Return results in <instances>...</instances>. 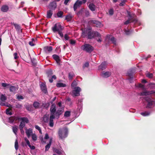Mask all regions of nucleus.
<instances>
[{"label": "nucleus", "mask_w": 155, "mask_h": 155, "mask_svg": "<svg viewBox=\"0 0 155 155\" xmlns=\"http://www.w3.org/2000/svg\"><path fill=\"white\" fill-rule=\"evenodd\" d=\"M14 120V117H10L9 118V122L10 123H12L13 122Z\"/></svg>", "instance_id": "nucleus-42"}, {"label": "nucleus", "mask_w": 155, "mask_h": 155, "mask_svg": "<svg viewBox=\"0 0 155 155\" xmlns=\"http://www.w3.org/2000/svg\"><path fill=\"white\" fill-rule=\"evenodd\" d=\"M24 139H25V141L26 142V143L27 144V145H29V144H30V142H29V140L27 138L25 137V138Z\"/></svg>", "instance_id": "nucleus-52"}, {"label": "nucleus", "mask_w": 155, "mask_h": 155, "mask_svg": "<svg viewBox=\"0 0 155 155\" xmlns=\"http://www.w3.org/2000/svg\"><path fill=\"white\" fill-rule=\"evenodd\" d=\"M56 7V3L54 2H53L50 3L48 6V8L51 9L50 10H54Z\"/></svg>", "instance_id": "nucleus-9"}, {"label": "nucleus", "mask_w": 155, "mask_h": 155, "mask_svg": "<svg viewBox=\"0 0 155 155\" xmlns=\"http://www.w3.org/2000/svg\"><path fill=\"white\" fill-rule=\"evenodd\" d=\"M20 119L22 120V122L24 123H28V120L27 118L26 117H22Z\"/></svg>", "instance_id": "nucleus-28"}, {"label": "nucleus", "mask_w": 155, "mask_h": 155, "mask_svg": "<svg viewBox=\"0 0 155 155\" xmlns=\"http://www.w3.org/2000/svg\"><path fill=\"white\" fill-rule=\"evenodd\" d=\"M62 31H59L58 32V34L60 36L62 37L63 36V34L62 32H61Z\"/></svg>", "instance_id": "nucleus-57"}, {"label": "nucleus", "mask_w": 155, "mask_h": 155, "mask_svg": "<svg viewBox=\"0 0 155 155\" xmlns=\"http://www.w3.org/2000/svg\"><path fill=\"white\" fill-rule=\"evenodd\" d=\"M56 86L58 87H64L66 86V85L63 83H58L56 84Z\"/></svg>", "instance_id": "nucleus-30"}, {"label": "nucleus", "mask_w": 155, "mask_h": 155, "mask_svg": "<svg viewBox=\"0 0 155 155\" xmlns=\"http://www.w3.org/2000/svg\"><path fill=\"white\" fill-rule=\"evenodd\" d=\"M15 148L16 150H18V141L17 140H16L15 142Z\"/></svg>", "instance_id": "nucleus-40"}, {"label": "nucleus", "mask_w": 155, "mask_h": 155, "mask_svg": "<svg viewBox=\"0 0 155 155\" xmlns=\"http://www.w3.org/2000/svg\"><path fill=\"white\" fill-rule=\"evenodd\" d=\"M68 130L67 128L60 129L59 130L58 135L60 138L62 139L67 136Z\"/></svg>", "instance_id": "nucleus-3"}, {"label": "nucleus", "mask_w": 155, "mask_h": 155, "mask_svg": "<svg viewBox=\"0 0 155 155\" xmlns=\"http://www.w3.org/2000/svg\"><path fill=\"white\" fill-rule=\"evenodd\" d=\"M2 86L3 87H7L9 86L10 85L6 83H3L2 84Z\"/></svg>", "instance_id": "nucleus-46"}, {"label": "nucleus", "mask_w": 155, "mask_h": 155, "mask_svg": "<svg viewBox=\"0 0 155 155\" xmlns=\"http://www.w3.org/2000/svg\"><path fill=\"white\" fill-rule=\"evenodd\" d=\"M20 130L21 133L22 134H24V131L23 130V128H20Z\"/></svg>", "instance_id": "nucleus-64"}, {"label": "nucleus", "mask_w": 155, "mask_h": 155, "mask_svg": "<svg viewBox=\"0 0 155 155\" xmlns=\"http://www.w3.org/2000/svg\"><path fill=\"white\" fill-rule=\"evenodd\" d=\"M33 140L36 141L37 140V136L35 134H32L31 135Z\"/></svg>", "instance_id": "nucleus-33"}, {"label": "nucleus", "mask_w": 155, "mask_h": 155, "mask_svg": "<svg viewBox=\"0 0 155 155\" xmlns=\"http://www.w3.org/2000/svg\"><path fill=\"white\" fill-rule=\"evenodd\" d=\"M71 112L69 111H66L64 114V116L66 117H68L70 115Z\"/></svg>", "instance_id": "nucleus-32"}, {"label": "nucleus", "mask_w": 155, "mask_h": 155, "mask_svg": "<svg viewBox=\"0 0 155 155\" xmlns=\"http://www.w3.org/2000/svg\"><path fill=\"white\" fill-rule=\"evenodd\" d=\"M49 138V136L47 134H45V139H47Z\"/></svg>", "instance_id": "nucleus-63"}, {"label": "nucleus", "mask_w": 155, "mask_h": 155, "mask_svg": "<svg viewBox=\"0 0 155 155\" xmlns=\"http://www.w3.org/2000/svg\"><path fill=\"white\" fill-rule=\"evenodd\" d=\"M72 18V16L71 14H69L67 15L66 17V20L68 21H70Z\"/></svg>", "instance_id": "nucleus-26"}, {"label": "nucleus", "mask_w": 155, "mask_h": 155, "mask_svg": "<svg viewBox=\"0 0 155 155\" xmlns=\"http://www.w3.org/2000/svg\"><path fill=\"white\" fill-rule=\"evenodd\" d=\"M82 2L77 1L74 4V11H75L77 8L79 7L81 5Z\"/></svg>", "instance_id": "nucleus-15"}, {"label": "nucleus", "mask_w": 155, "mask_h": 155, "mask_svg": "<svg viewBox=\"0 0 155 155\" xmlns=\"http://www.w3.org/2000/svg\"><path fill=\"white\" fill-rule=\"evenodd\" d=\"M12 107H13L12 108ZM11 108H12V107H9V108L6 109V113L7 114L9 115H11L12 114V113L10 111V110H11Z\"/></svg>", "instance_id": "nucleus-25"}, {"label": "nucleus", "mask_w": 155, "mask_h": 155, "mask_svg": "<svg viewBox=\"0 0 155 155\" xmlns=\"http://www.w3.org/2000/svg\"><path fill=\"white\" fill-rule=\"evenodd\" d=\"M77 85V84L76 82L75 81H74L71 84V86L73 87H74L75 86H76Z\"/></svg>", "instance_id": "nucleus-51"}, {"label": "nucleus", "mask_w": 155, "mask_h": 155, "mask_svg": "<svg viewBox=\"0 0 155 155\" xmlns=\"http://www.w3.org/2000/svg\"><path fill=\"white\" fill-rule=\"evenodd\" d=\"M35 127L37 130L39 131V132L40 134H42V132L41 129V128L39 127L38 125H36L35 126Z\"/></svg>", "instance_id": "nucleus-39"}, {"label": "nucleus", "mask_w": 155, "mask_h": 155, "mask_svg": "<svg viewBox=\"0 0 155 155\" xmlns=\"http://www.w3.org/2000/svg\"><path fill=\"white\" fill-rule=\"evenodd\" d=\"M153 93L152 91H144L140 93V95H148L151 94H152Z\"/></svg>", "instance_id": "nucleus-18"}, {"label": "nucleus", "mask_w": 155, "mask_h": 155, "mask_svg": "<svg viewBox=\"0 0 155 155\" xmlns=\"http://www.w3.org/2000/svg\"><path fill=\"white\" fill-rule=\"evenodd\" d=\"M89 66V63L88 62L85 63L83 65V68H87Z\"/></svg>", "instance_id": "nucleus-43"}, {"label": "nucleus", "mask_w": 155, "mask_h": 155, "mask_svg": "<svg viewBox=\"0 0 155 155\" xmlns=\"http://www.w3.org/2000/svg\"><path fill=\"white\" fill-rule=\"evenodd\" d=\"M93 22L95 24L96 26L97 27H101L103 26V25L99 21H93Z\"/></svg>", "instance_id": "nucleus-20"}, {"label": "nucleus", "mask_w": 155, "mask_h": 155, "mask_svg": "<svg viewBox=\"0 0 155 155\" xmlns=\"http://www.w3.org/2000/svg\"><path fill=\"white\" fill-rule=\"evenodd\" d=\"M50 110L51 112V114H53V115H54V114L56 110L55 104H54L51 105Z\"/></svg>", "instance_id": "nucleus-11"}, {"label": "nucleus", "mask_w": 155, "mask_h": 155, "mask_svg": "<svg viewBox=\"0 0 155 155\" xmlns=\"http://www.w3.org/2000/svg\"><path fill=\"white\" fill-rule=\"evenodd\" d=\"M55 118V116L53 114H51V115L49 118V126L51 127H53L54 126V123L53 122V120Z\"/></svg>", "instance_id": "nucleus-8"}, {"label": "nucleus", "mask_w": 155, "mask_h": 155, "mask_svg": "<svg viewBox=\"0 0 155 155\" xmlns=\"http://www.w3.org/2000/svg\"><path fill=\"white\" fill-rule=\"evenodd\" d=\"M146 100L148 102L147 107V108H151L154 106L155 101L153 99H151L150 97H147Z\"/></svg>", "instance_id": "nucleus-5"}, {"label": "nucleus", "mask_w": 155, "mask_h": 155, "mask_svg": "<svg viewBox=\"0 0 155 155\" xmlns=\"http://www.w3.org/2000/svg\"><path fill=\"white\" fill-rule=\"evenodd\" d=\"M94 37H97L99 38L101 37V35L98 32H94Z\"/></svg>", "instance_id": "nucleus-36"}, {"label": "nucleus", "mask_w": 155, "mask_h": 155, "mask_svg": "<svg viewBox=\"0 0 155 155\" xmlns=\"http://www.w3.org/2000/svg\"><path fill=\"white\" fill-rule=\"evenodd\" d=\"M74 76V74L73 73H70L68 75V78L69 79L71 80L72 79L73 77Z\"/></svg>", "instance_id": "nucleus-37"}, {"label": "nucleus", "mask_w": 155, "mask_h": 155, "mask_svg": "<svg viewBox=\"0 0 155 155\" xmlns=\"http://www.w3.org/2000/svg\"><path fill=\"white\" fill-rule=\"evenodd\" d=\"M40 104L37 102H35L33 103V106L35 108H38L39 107Z\"/></svg>", "instance_id": "nucleus-27"}, {"label": "nucleus", "mask_w": 155, "mask_h": 155, "mask_svg": "<svg viewBox=\"0 0 155 155\" xmlns=\"http://www.w3.org/2000/svg\"><path fill=\"white\" fill-rule=\"evenodd\" d=\"M18 54L17 53H15L14 54V58L15 59H16L18 58Z\"/></svg>", "instance_id": "nucleus-55"}, {"label": "nucleus", "mask_w": 155, "mask_h": 155, "mask_svg": "<svg viewBox=\"0 0 155 155\" xmlns=\"http://www.w3.org/2000/svg\"><path fill=\"white\" fill-rule=\"evenodd\" d=\"M28 146L31 150H34L35 149V147L34 146H31L30 144L29 145H28Z\"/></svg>", "instance_id": "nucleus-54"}, {"label": "nucleus", "mask_w": 155, "mask_h": 155, "mask_svg": "<svg viewBox=\"0 0 155 155\" xmlns=\"http://www.w3.org/2000/svg\"><path fill=\"white\" fill-rule=\"evenodd\" d=\"M111 72L109 71L106 72H103L101 73V76L102 77L105 78L108 77L111 75Z\"/></svg>", "instance_id": "nucleus-13"}, {"label": "nucleus", "mask_w": 155, "mask_h": 155, "mask_svg": "<svg viewBox=\"0 0 155 155\" xmlns=\"http://www.w3.org/2000/svg\"><path fill=\"white\" fill-rule=\"evenodd\" d=\"M43 120L46 123L48 122V117L47 115H45L43 117Z\"/></svg>", "instance_id": "nucleus-34"}, {"label": "nucleus", "mask_w": 155, "mask_h": 155, "mask_svg": "<svg viewBox=\"0 0 155 155\" xmlns=\"http://www.w3.org/2000/svg\"><path fill=\"white\" fill-rule=\"evenodd\" d=\"M52 139H50V140L49 141V143L46 146H45V151H48L51 145V143L52 142Z\"/></svg>", "instance_id": "nucleus-23"}, {"label": "nucleus", "mask_w": 155, "mask_h": 155, "mask_svg": "<svg viewBox=\"0 0 155 155\" xmlns=\"http://www.w3.org/2000/svg\"><path fill=\"white\" fill-rule=\"evenodd\" d=\"M25 133L28 138H29L32 133V130L31 128L26 129Z\"/></svg>", "instance_id": "nucleus-12"}, {"label": "nucleus", "mask_w": 155, "mask_h": 155, "mask_svg": "<svg viewBox=\"0 0 155 155\" xmlns=\"http://www.w3.org/2000/svg\"><path fill=\"white\" fill-rule=\"evenodd\" d=\"M21 107V105L19 104H17L16 105V107L17 108H20Z\"/></svg>", "instance_id": "nucleus-61"}, {"label": "nucleus", "mask_w": 155, "mask_h": 155, "mask_svg": "<svg viewBox=\"0 0 155 155\" xmlns=\"http://www.w3.org/2000/svg\"><path fill=\"white\" fill-rule=\"evenodd\" d=\"M81 48L88 52H91L93 50V48L89 44H85L82 46Z\"/></svg>", "instance_id": "nucleus-4"}, {"label": "nucleus", "mask_w": 155, "mask_h": 155, "mask_svg": "<svg viewBox=\"0 0 155 155\" xmlns=\"http://www.w3.org/2000/svg\"><path fill=\"white\" fill-rule=\"evenodd\" d=\"M75 41L73 40H71V41H70L71 44H72V45H74L75 44Z\"/></svg>", "instance_id": "nucleus-60"}, {"label": "nucleus", "mask_w": 155, "mask_h": 155, "mask_svg": "<svg viewBox=\"0 0 155 155\" xmlns=\"http://www.w3.org/2000/svg\"><path fill=\"white\" fill-rule=\"evenodd\" d=\"M9 89L10 91L15 92L18 90V88L17 87L12 86L10 87Z\"/></svg>", "instance_id": "nucleus-22"}, {"label": "nucleus", "mask_w": 155, "mask_h": 155, "mask_svg": "<svg viewBox=\"0 0 155 155\" xmlns=\"http://www.w3.org/2000/svg\"><path fill=\"white\" fill-rule=\"evenodd\" d=\"M25 126V123L21 122L20 124L19 125V128H23Z\"/></svg>", "instance_id": "nucleus-44"}, {"label": "nucleus", "mask_w": 155, "mask_h": 155, "mask_svg": "<svg viewBox=\"0 0 155 155\" xmlns=\"http://www.w3.org/2000/svg\"><path fill=\"white\" fill-rule=\"evenodd\" d=\"M109 13L110 15H112L114 14V10L112 9H110L109 11Z\"/></svg>", "instance_id": "nucleus-49"}, {"label": "nucleus", "mask_w": 155, "mask_h": 155, "mask_svg": "<svg viewBox=\"0 0 155 155\" xmlns=\"http://www.w3.org/2000/svg\"><path fill=\"white\" fill-rule=\"evenodd\" d=\"M146 76L149 78H151L153 77V75L152 73H148L146 74Z\"/></svg>", "instance_id": "nucleus-47"}, {"label": "nucleus", "mask_w": 155, "mask_h": 155, "mask_svg": "<svg viewBox=\"0 0 155 155\" xmlns=\"http://www.w3.org/2000/svg\"><path fill=\"white\" fill-rule=\"evenodd\" d=\"M89 8L92 11H94L95 10V6L93 4H90L89 5Z\"/></svg>", "instance_id": "nucleus-24"}, {"label": "nucleus", "mask_w": 155, "mask_h": 155, "mask_svg": "<svg viewBox=\"0 0 155 155\" xmlns=\"http://www.w3.org/2000/svg\"><path fill=\"white\" fill-rule=\"evenodd\" d=\"M41 88L42 91L44 93H47V89L45 84H42L40 86Z\"/></svg>", "instance_id": "nucleus-17"}, {"label": "nucleus", "mask_w": 155, "mask_h": 155, "mask_svg": "<svg viewBox=\"0 0 155 155\" xmlns=\"http://www.w3.org/2000/svg\"><path fill=\"white\" fill-rule=\"evenodd\" d=\"M54 152L58 154H61L62 153V151L58 149H55L54 150Z\"/></svg>", "instance_id": "nucleus-41"}, {"label": "nucleus", "mask_w": 155, "mask_h": 155, "mask_svg": "<svg viewBox=\"0 0 155 155\" xmlns=\"http://www.w3.org/2000/svg\"><path fill=\"white\" fill-rule=\"evenodd\" d=\"M12 130L14 133L16 135V133L18 130V127L16 126L13 127H12Z\"/></svg>", "instance_id": "nucleus-35"}, {"label": "nucleus", "mask_w": 155, "mask_h": 155, "mask_svg": "<svg viewBox=\"0 0 155 155\" xmlns=\"http://www.w3.org/2000/svg\"><path fill=\"white\" fill-rule=\"evenodd\" d=\"M14 26L16 29L18 30H19L20 29V26L18 25L15 24Z\"/></svg>", "instance_id": "nucleus-53"}, {"label": "nucleus", "mask_w": 155, "mask_h": 155, "mask_svg": "<svg viewBox=\"0 0 155 155\" xmlns=\"http://www.w3.org/2000/svg\"><path fill=\"white\" fill-rule=\"evenodd\" d=\"M26 109L29 111H31L32 110V107L31 105H28L26 106Z\"/></svg>", "instance_id": "nucleus-38"}, {"label": "nucleus", "mask_w": 155, "mask_h": 155, "mask_svg": "<svg viewBox=\"0 0 155 155\" xmlns=\"http://www.w3.org/2000/svg\"><path fill=\"white\" fill-rule=\"evenodd\" d=\"M52 47L51 46H46L44 48V50L46 53H49L52 50Z\"/></svg>", "instance_id": "nucleus-14"}, {"label": "nucleus", "mask_w": 155, "mask_h": 155, "mask_svg": "<svg viewBox=\"0 0 155 155\" xmlns=\"http://www.w3.org/2000/svg\"><path fill=\"white\" fill-rule=\"evenodd\" d=\"M131 20H129L126 21L124 23L125 25H127L129 24L130 22H131Z\"/></svg>", "instance_id": "nucleus-56"}, {"label": "nucleus", "mask_w": 155, "mask_h": 155, "mask_svg": "<svg viewBox=\"0 0 155 155\" xmlns=\"http://www.w3.org/2000/svg\"><path fill=\"white\" fill-rule=\"evenodd\" d=\"M9 10V7L6 5H3L1 7V10L3 12H7Z\"/></svg>", "instance_id": "nucleus-10"}, {"label": "nucleus", "mask_w": 155, "mask_h": 155, "mask_svg": "<svg viewBox=\"0 0 155 155\" xmlns=\"http://www.w3.org/2000/svg\"><path fill=\"white\" fill-rule=\"evenodd\" d=\"M81 89L80 87H78L74 88V89L72 91L73 95L74 96H78L80 95V92Z\"/></svg>", "instance_id": "nucleus-7"}, {"label": "nucleus", "mask_w": 155, "mask_h": 155, "mask_svg": "<svg viewBox=\"0 0 155 155\" xmlns=\"http://www.w3.org/2000/svg\"><path fill=\"white\" fill-rule=\"evenodd\" d=\"M64 37L66 40H68L69 39V37L67 34L65 35Z\"/></svg>", "instance_id": "nucleus-58"}, {"label": "nucleus", "mask_w": 155, "mask_h": 155, "mask_svg": "<svg viewBox=\"0 0 155 155\" xmlns=\"http://www.w3.org/2000/svg\"><path fill=\"white\" fill-rule=\"evenodd\" d=\"M91 28L90 27H88L82 31L81 37L85 38L87 35V38L89 39H91L94 38V32H91Z\"/></svg>", "instance_id": "nucleus-1"}, {"label": "nucleus", "mask_w": 155, "mask_h": 155, "mask_svg": "<svg viewBox=\"0 0 155 155\" xmlns=\"http://www.w3.org/2000/svg\"><path fill=\"white\" fill-rule=\"evenodd\" d=\"M63 12L59 11L57 13V15L58 17L62 18L63 17Z\"/></svg>", "instance_id": "nucleus-29"}, {"label": "nucleus", "mask_w": 155, "mask_h": 155, "mask_svg": "<svg viewBox=\"0 0 155 155\" xmlns=\"http://www.w3.org/2000/svg\"><path fill=\"white\" fill-rule=\"evenodd\" d=\"M17 98L19 100L23 99V97L21 95H17Z\"/></svg>", "instance_id": "nucleus-50"}, {"label": "nucleus", "mask_w": 155, "mask_h": 155, "mask_svg": "<svg viewBox=\"0 0 155 155\" xmlns=\"http://www.w3.org/2000/svg\"><path fill=\"white\" fill-rule=\"evenodd\" d=\"M53 58L57 62L58 64H59L60 58L56 54H54L52 56Z\"/></svg>", "instance_id": "nucleus-19"}, {"label": "nucleus", "mask_w": 155, "mask_h": 155, "mask_svg": "<svg viewBox=\"0 0 155 155\" xmlns=\"http://www.w3.org/2000/svg\"><path fill=\"white\" fill-rule=\"evenodd\" d=\"M141 115H142L144 116H146L150 114V113L148 112H145L141 113Z\"/></svg>", "instance_id": "nucleus-45"}, {"label": "nucleus", "mask_w": 155, "mask_h": 155, "mask_svg": "<svg viewBox=\"0 0 155 155\" xmlns=\"http://www.w3.org/2000/svg\"><path fill=\"white\" fill-rule=\"evenodd\" d=\"M112 42L114 44H116V41L115 38L114 37H112L110 39Z\"/></svg>", "instance_id": "nucleus-48"}, {"label": "nucleus", "mask_w": 155, "mask_h": 155, "mask_svg": "<svg viewBox=\"0 0 155 155\" xmlns=\"http://www.w3.org/2000/svg\"><path fill=\"white\" fill-rule=\"evenodd\" d=\"M35 40L34 38H32L31 40V41H29V45L32 46L35 45Z\"/></svg>", "instance_id": "nucleus-31"}, {"label": "nucleus", "mask_w": 155, "mask_h": 155, "mask_svg": "<svg viewBox=\"0 0 155 155\" xmlns=\"http://www.w3.org/2000/svg\"><path fill=\"white\" fill-rule=\"evenodd\" d=\"M52 29L54 32L59 31L62 30L61 26L59 23L56 24L52 28Z\"/></svg>", "instance_id": "nucleus-6"}, {"label": "nucleus", "mask_w": 155, "mask_h": 155, "mask_svg": "<svg viewBox=\"0 0 155 155\" xmlns=\"http://www.w3.org/2000/svg\"><path fill=\"white\" fill-rule=\"evenodd\" d=\"M7 99V97L5 94H0V105L6 106L9 107H12V105L8 104L5 101Z\"/></svg>", "instance_id": "nucleus-2"}, {"label": "nucleus", "mask_w": 155, "mask_h": 155, "mask_svg": "<svg viewBox=\"0 0 155 155\" xmlns=\"http://www.w3.org/2000/svg\"><path fill=\"white\" fill-rule=\"evenodd\" d=\"M138 87H141L143 89H144V86L140 84H139Z\"/></svg>", "instance_id": "nucleus-59"}, {"label": "nucleus", "mask_w": 155, "mask_h": 155, "mask_svg": "<svg viewBox=\"0 0 155 155\" xmlns=\"http://www.w3.org/2000/svg\"><path fill=\"white\" fill-rule=\"evenodd\" d=\"M53 14L52 11L51 10H50L47 11V18H51Z\"/></svg>", "instance_id": "nucleus-21"}, {"label": "nucleus", "mask_w": 155, "mask_h": 155, "mask_svg": "<svg viewBox=\"0 0 155 155\" xmlns=\"http://www.w3.org/2000/svg\"><path fill=\"white\" fill-rule=\"evenodd\" d=\"M107 63L104 62L102 63L101 64L99 67V69H101L102 70L104 69L106 67Z\"/></svg>", "instance_id": "nucleus-16"}, {"label": "nucleus", "mask_w": 155, "mask_h": 155, "mask_svg": "<svg viewBox=\"0 0 155 155\" xmlns=\"http://www.w3.org/2000/svg\"><path fill=\"white\" fill-rule=\"evenodd\" d=\"M97 41L98 42H100L102 40L101 39V37L98 38L97 39Z\"/></svg>", "instance_id": "nucleus-62"}]
</instances>
